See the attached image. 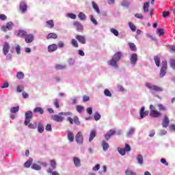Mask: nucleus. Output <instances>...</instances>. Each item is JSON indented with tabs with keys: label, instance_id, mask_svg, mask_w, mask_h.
Segmentation results:
<instances>
[{
	"label": "nucleus",
	"instance_id": "nucleus-1",
	"mask_svg": "<svg viewBox=\"0 0 175 175\" xmlns=\"http://www.w3.org/2000/svg\"><path fill=\"white\" fill-rule=\"evenodd\" d=\"M77 40L79 43H81V44H85V43H87L85 36L77 34L75 36V39L73 38L71 40V44L75 49L79 48V42H77Z\"/></svg>",
	"mask_w": 175,
	"mask_h": 175
},
{
	"label": "nucleus",
	"instance_id": "nucleus-2",
	"mask_svg": "<svg viewBox=\"0 0 175 175\" xmlns=\"http://www.w3.org/2000/svg\"><path fill=\"white\" fill-rule=\"evenodd\" d=\"M149 109L150 110L149 116L152 118H159V117H162V113L157 110V108L153 105H150Z\"/></svg>",
	"mask_w": 175,
	"mask_h": 175
},
{
	"label": "nucleus",
	"instance_id": "nucleus-3",
	"mask_svg": "<svg viewBox=\"0 0 175 175\" xmlns=\"http://www.w3.org/2000/svg\"><path fill=\"white\" fill-rule=\"evenodd\" d=\"M145 85L146 88L152 90V91H154V92H162V91H163V89L161 87L154 85L151 83H146Z\"/></svg>",
	"mask_w": 175,
	"mask_h": 175
},
{
	"label": "nucleus",
	"instance_id": "nucleus-4",
	"mask_svg": "<svg viewBox=\"0 0 175 175\" xmlns=\"http://www.w3.org/2000/svg\"><path fill=\"white\" fill-rule=\"evenodd\" d=\"M68 113L65 112H60L57 115L52 116L51 118L56 122H62L64 121V116H66Z\"/></svg>",
	"mask_w": 175,
	"mask_h": 175
},
{
	"label": "nucleus",
	"instance_id": "nucleus-5",
	"mask_svg": "<svg viewBox=\"0 0 175 175\" xmlns=\"http://www.w3.org/2000/svg\"><path fill=\"white\" fill-rule=\"evenodd\" d=\"M167 70V61L164 60L162 62V67L160 70V77L162 79L166 75Z\"/></svg>",
	"mask_w": 175,
	"mask_h": 175
},
{
	"label": "nucleus",
	"instance_id": "nucleus-6",
	"mask_svg": "<svg viewBox=\"0 0 175 175\" xmlns=\"http://www.w3.org/2000/svg\"><path fill=\"white\" fill-rule=\"evenodd\" d=\"M25 125H28L31 122V118L33 117V113H32V111H27L25 114Z\"/></svg>",
	"mask_w": 175,
	"mask_h": 175
},
{
	"label": "nucleus",
	"instance_id": "nucleus-7",
	"mask_svg": "<svg viewBox=\"0 0 175 175\" xmlns=\"http://www.w3.org/2000/svg\"><path fill=\"white\" fill-rule=\"evenodd\" d=\"M75 140L78 144H83L84 137H83V133H81V131L78 132V133L76 135Z\"/></svg>",
	"mask_w": 175,
	"mask_h": 175
},
{
	"label": "nucleus",
	"instance_id": "nucleus-8",
	"mask_svg": "<svg viewBox=\"0 0 175 175\" xmlns=\"http://www.w3.org/2000/svg\"><path fill=\"white\" fill-rule=\"evenodd\" d=\"M144 110H146V108L144 107H142L139 111V120H142L144 118V117H147V116H148V111H144Z\"/></svg>",
	"mask_w": 175,
	"mask_h": 175
},
{
	"label": "nucleus",
	"instance_id": "nucleus-9",
	"mask_svg": "<svg viewBox=\"0 0 175 175\" xmlns=\"http://www.w3.org/2000/svg\"><path fill=\"white\" fill-rule=\"evenodd\" d=\"M58 50V46L56 44H51L48 46L49 53H54Z\"/></svg>",
	"mask_w": 175,
	"mask_h": 175
},
{
	"label": "nucleus",
	"instance_id": "nucleus-10",
	"mask_svg": "<svg viewBox=\"0 0 175 175\" xmlns=\"http://www.w3.org/2000/svg\"><path fill=\"white\" fill-rule=\"evenodd\" d=\"M130 62H131V65H136V63L137 62V54L133 53L131 55Z\"/></svg>",
	"mask_w": 175,
	"mask_h": 175
},
{
	"label": "nucleus",
	"instance_id": "nucleus-11",
	"mask_svg": "<svg viewBox=\"0 0 175 175\" xmlns=\"http://www.w3.org/2000/svg\"><path fill=\"white\" fill-rule=\"evenodd\" d=\"M74 26L76 27L77 32H83L84 27H83V25H81L80 22L79 21L75 22Z\"/></svg>",
	"mask_w": 175,
	"mask_h": 175
},
{
	"label": "nucleus",
	"instance_id": "nucleus-12",
	"mask_svg": "<svg viewBox=\"0 0 175 175\" xmlns=\"http://www.w3.org/2000/svg\"><path fill=\"white\" fill-rule=\"evenodd\" d=\"M19 8L20 10L21 11V13H25V12H27L28 6L27 5V3H25V2L21 1L20 3Z\"/></svg>",
	"mask_w": 175,
	"mask_h": 175
},
{
	"label": "nucleus",
	"instance_id": "nucleus-13",
	"mask_svg": "<svg viewBox=\"0 0 175 175\" xmlns=\"http://www.w3.org/2000/svg\"><path fill=\"white\" fill-rule=\"evenodd\" d=\"M34 37L33 34L27 33L25 36V41L26 43H32L33 42Z\"/></svg>",
	"mask_w": 175,
	"mask_h": 175
},
{
	"label": "nucleus",
	"instance_id": "nucleus-14",
	"mask_svg": "<svg viewBox=\"0 0 175 175\" xmlns=\"http://www.w3.org/2000/svg\"><path fill=\"white\" fill-rule=\"evenodd\" d=\"M169 124H170V120H169V117L165 116L162 122L163 127L167 128L169 126Z\"/></svg>",
	"mask_w": 175,
	"mask_h": 175
},
{
	"label": "nucleus",
	"instance_id": "nucleus-15",
	"mask_svg": "<svg viewBox=\"0 0 175 175\" xmlns=\"http://www.w3.org/2000/svg\"><path fill=\"white\" fill-rule=\"evenodd\" d=\"M10 49V45L8 42H5L4 45L3 46V51L4 55H7L8 53H9V50Z\"/></svg>",
	"mask_w": 175,
	"mask_h": 175
},
{
	"label": "nucleus",
	"instance_id": "nucleus-16",
	"mask_svg": "<svg viewBox=\"0 0 175 175\" xmlns=\"http://www.w3.org/2000/svg\"><path fill=\"white\" fill-rule=\"evenodd\" d=\"M74 165L76 167H80L81 166V161L79 157H73Z\"/></svg>",
	"mask_w": 175,
	"mask_h": 175
},
{
	"label": "nucleus",
	"instance_id": "nucleus-17",
	"mask_svg": "<svg viewBox=\"0 0 175 175\" xmlns=\"http://www.w3.org/2000/svg\"><path fill=\"white\" fill-rule=\"evenodd\" d=\"M122 57V53L117 52L116 53H115L113 55L112 58L118 62V61H120V59H121Z\"/></svg>",
	"mask_w": 175,
	"mask_h": 175
},
{
	"label": "nucleus",
	"instance_id": "nucleus-18",
	"mask_svg": "<svg viewBox=\"0 0 175 175\" xmlns=\"http://www.w3.org/2000/svg\"><path fill=\"white\" fill-rule=\"evenodd\" d=\"M16 36H18V38H25V36H27V31H25V30H19L16 34Z\"/></svg>",
	"mask_w": 175,
	"mask_h": 175
},
{
	"label": "nucleus",
	"instance_id": "nucleus-19",
	"mask_svg": "<svg viewBox=\"0 0 175 175\" xmlns=\"http://www.w3.org/2000/svg\"><path fill=\"white\" fill-rule=\"evenodd\" d=\"M96 137V131L95 130H92L90 132L89 142L91 143L94 140V138Z\"/></svg>",
	"mask_w": 175,
	"mask_h": 175
},
{
	"label": "nucleus",
	"instance_id": "nucleus-20",
	"mask_svg": "<svg viewBox=\"0 0 175 175\" xmlns=\"http://www.w3.org/2000/svg\"><path fill=\"white\" fill-rule=\"evenodd\" d=\"M57 38H58V35L55 33H49L46 36L48 40L50 39H57Z\"/></svg>",
	"mask_w": 175,
	"mask_h": 175
},
{
	"label": "nucleus",
	"instance_id": "nucleus-21",
	"mask_svg": "<svg viewBox=\"0 0 175 175\" xmlns=\"http://www.w3.org/2000/svg\"><path fill=\"white\" fill-rule=\"evenodd\" d=\"M67 136L69 142H74L75 140V136L73 135V133L71 131H68Z\"/></svg>",
	"mask_w": 175,
	"mask_h": 175
},
{
	"label": "nucleus",
	"instance_id": "nucleus-22",
	"mask_svg": "<svg viewBox=\"0 0 175 175\" xmlns=\"http://www.w3.org/2000/svg\"><path fill=\"white\" fill-rule=\"evenodd\" d=\"M117 60H115L113 57L111 60L108 62V64L111 66H116V68H118V66L117 65Z\"/></svg>",
	"mask_w": 175,
	"mask_h": 175
},
{
	"label": "nucleus",
	"instance_id": "nucleus-23",
	"mask_svg": "<svg viewBox=\"0 0 175 175\" xmlns=\"http://www.w3.org/2000/svg\"><path fill=\"white\" fill-rule=\"evenodd\" d=\"M44 131V126H43V124L39 122L38 126V133H43Z\"/></svg>",
	"mask_w": 175,
	"mask_h": 175
},
{
	"label": "nucleus",
	"instance_id": "nucleus-24",
	"mask_svg": "<svg viewBox=\"0 0 175 175\" xmlns=\"http://www.w3.org/2000/svg\"><path fill=\"white\" fill-rule=\"evenodd\" d=\"M154 61L157 68H159V66L161 65V58L159 56H154Z\"/></svg>",
	"mask_w": 175,
	"mask_h": 175
},
{
	"label": "nucleus",
	"instance_id": "nucleus-25",
	"mask_svg": "<svg viewBox=\"0 0 175 175\" xmlns=\"http://www.w3.org/2000/svg\"><path fill=\"white\" fill-rule=\"evenodd\" d=\"M55 68L56 70H62L66 68V66L62 64H56Z\"/></svg>",
	"mask_w": 175,
	"mask_h": 175
},
{
	"label": "nucleus",
	"instance_id": "nucleus-26",
	"mask_svg": "<svg viewBox=\"0 0 175 175\" xmlns=\"http://www.w3.org/2000/svg\"><path fill=\"white\" fill-rule=\"evenodd\" d=\"M19 110H20L19 106L13 107H11V109H10V113H12V114H14V113H17Z\"/></svg>",
	"mask_w": 175,
	"mask_h": 175
},
{
	"label": "nucleus",
	"instance_id": "nucleus-27",
	"mask_svg": "<svg viewBox=\"0 0 175 175\" xmlns=\"http://www.w3.org/2000/svg\"><path fill=\"white\" fill-rule=\"evenodd\" d=\"M33 112L39 113L40 114H43L44 113V110H43L42 107H36L33 109Z\"/></svg>",
	"mask_w": 175,
	"mask_h": 175
},
{
	"label": "nucleus",
	"instance_id": "nucleus-28",
	"mask_svg": "<svg viewBox=\"0 0 175 175\" xmlns=\"http://www.w3.org/2000/svg\"><path fill=\"white\" fill-rule=\"evenodd\" d=\"M92 4L94 10H96V13L99 14V13H100V10H99V7L98 6V4H96V3L94 1H92Z\"/></svg>",
	"mask_w": 175,
	"mask_h": 175
},
{
	"label": "nucleus",
	"instance_id": "nucleus-29",
	"mask_svg": "<svg viewBox=\"0 0 175 175\" xmlns=\"http://www.w3.org/2000/svg\"><path fill=\"white\" fill-rule=\"evenodd\" d=\"M129 46L131 51H136V50H137V48L136 47V45L134 43L129 42Z\"/></svg>",
	"mask_w": 175,
	"mask_h": 175
},
{
	"label": "nucleus",
	"instance_id": "nucleus-30",
	"mask_svg": "<svg viewBox=\"0 0 175 175\" xmlns=\"http://www.w3.org/2000/svg\"><path fill=\"white\" fill-rule=\"evenodd\" d=\"M129 27L131 29L132 32H136V26L132 23V22L129 23Z\"/></svg>",
	"mask_w": 175,
	"mask_h": 175
},
{
	"label": "nucleus",
	"instance_id": "nucleus-31",
	"mask_svg": "<svg viewBox=\"0 0 175 175\" xmlns=\"http://www.w3.org/2000/svg\"><path fill=\"white\" fill-rule=\"evenodd\" d=\"M136 159L139 165L143 164V156L142 154H138Z\"/></svg>",
	"mask_w": 175,
	"mask_h": 175
},
{
	"label": "nucleus",
	"instance_id": "nucleus-32",
	"mask_svg": "<svg viewBox=\"0 0 175 175\" xmlns=\"http://www.w3.org/2000/svg\"><path fill=\"white\" fill-rule=\"evenodd\" d=\"M102 144L104 151H107L109 149V144L106 142V141H103Z\"/></svg>",
	"mask_w": 175,
	"mask_h": 175
},
{
	"label": "nucleus",
	"instance_id": "nucleus-33",
	"mask_svg": "<svg viewBox=\"0 0 175 175\" xmlns=\"http://www.w3.org/2000/svg\"><path fill=\"white\" fill-rule=\"evenodd\" d=\"M149 8H150V3H148V2L144 3V12L145 13H148Z\"/></svg>",
	"mask_w": 175,
	"mask_h": 175
},
{
	"label": "nucleus",
	"instance_id": "nucleus-34",
	"mask_svg": "<svg viewBox=\"0 0 175 175\" xmlns=\"http://www.w3.org/2000/svg\"><path fill=\"white\" fill-rule=\"evenodd\" d=\"M78 17L82 21H84L85 18H87V16H85V14L83 12H80L78 15Z\"/></svg>",
	"mask_w": 175,
	"mask_h": 175
},
{
	"label": "nucleus",
	"instance_id": "nucleus-35",
	"mask_svg": "<svg viewBox=\"0 0 175 175\" xmlns=\"http://www.w3.org/2000/svg\"><path fill=\"white\" fill-rule=\"evenodd\" d=\"M168 62L170 67L172 68L173 69H175V59H170Z\"/></svg>",
	"mask_w": 175,
	"mask_h": 175
},
{
	"label": "nucleus",
	"instance_id": "nucleus-36",
	"mask_svg": "<svg viewBox=\"0 0 175 175\" xmlns=\"http://www.w3.org/2000/svg\"><path fill=\"white\" fill-rule=\"evenodd\" d=\"M31 169H33V170H40V169H42V167L36 163H33L31 165Z\"/></svg>",
	"mask_w": 175,
	"mask_h": 175
},
{
	"label": "nucleus",
	"instance_id": "nucleus-37",
	"mask_svg": "<svg viewBox=\"0 0 175 175\" xmlns=\"http://www.w3.org/2000/svg\"><path fill=\"white\" fill-rule=\"evenodd\" d=\"M32 162H33V160L32 159H29L28 161H27L25 164H24V166L25 167H29L31 166V165H32Z\"/></svg>",
	"mask_w": 175,
	"mask_h": 175
},
{
	"label": "nucleus",
	"instance_id": "nucleus-38",
	"mask_svg": "<svg viewBox=\"0 0 175 175\" xmlns=\"http://www.w3.org/2000/svg\"><path fill=\"white\" fill-rule=\"evenodd\" d=\"M76 109H77V111H78V113H83V111H84V107H83L81 105H77Z\"/></svg>",
	"mask_w": 175,
	"mask_h": 175
},
{
	"label": "nucleus",
	"instance_id": "nucleus-39",
	"mask_svg": "<svg viewBox=\"0 0 175 175\" xmlns=\"http://www.w3.org/2000/svg\"><path fill=\"white\" fill-rule=\"evenodd\" d=\"M158 108L159 111H166L167 110L166 107L163 106V105L161 104L158 105Z\"/></svg>",
	"mask_w": 175,
	"mask_h": 175
},
{
	"label": "nucleus",
	"instance_id": "nucleus-40",
	"mask_svg": "<svg viewBox=\"0 0 175 175\" xmlns=\"http://www.w3.org/2000/svg\"><path fill=\"white\" fill-rule=\"evenodd\" d=\"M157 35L163 36V35H165V30L163 29H157Z\"/></svg>",
	"mask_w": 175,
	"mask_h": 175
},
{
	"label": "nucleus",
	"instance_id": "nucleus-41",
	"mask_svg": "<svg viewBox=\"0 0 175 175\" xmlns=\"http://www.w3.org/2000/svg\"><path fill=\"white\" fill-rule=\"evenodd\" d=\"M14 25L13 24V23L8 22V23H7L5 27H7V29H8L9 31H11V29H12Z\"/></svg>",
	"mask_w": 175,
	"mask_h": 175
},
{
	"label": "nucleus",
	"instance_id": "nucleus-42",
	"mask_svg": "<svg viewBox=\"0 0 175 175\" xmlns=\"http://www.w3.org/2000/svg\"><path fill=\"white\" fill-rule=\"evenodd\" d=\"M24 72H18L17 74H16V77L17 79H24Z\"/></svg>",
	"mask_w": 175,
	"mask_h": 175
},
{
	"label": "nucleus",
	"instance_id": "nucleus-43",
	"mask_svg": "<svg viewBox=\"0 0 175 175\" xmlns=\"http://www.w3.org/2000/svg\"><path fill=\"white\" fill-rule=\"evenodd\" d=\"M50 166H51L52 169H55L57 166V162H55V160H51Z\"/></svg>",
	"mask_w": 175,
	"mask_h": 175
},
{
	"label": "nucleus",
	"instance_id": "nucleus-44",
	"mask_svg": "<svg viewBox=\"0 0 175 175\" xmlns=\"http://www.w3.org/2000/svg\"><path fill=\"white\" fill-rule=\"evenodd\" d=\"M46 23L49 25L50 28H54V21L53 20L47 21Z\"/></svg>",
	"mask_w": 175,
	"mask_h": 175
},
{
	"label": "nucleus",
	"instance_id": "nucleus-45",
	"mask_svg": "<svg viewBox=\"0 0 175 175\" xmlns=\"http://www.w3.org/2000/svg\"><path fill=\"white\" fill-rule=\"evenodd\" d=\"M111 32L113 33L115 36H118L120 35V33H118V31L114 28L111 29Z\"/></svg>",
	"mask_w": 175,
	"mask_h": 175
},
{
	"label": "nucleus",
	"instance_id": "nucleus-46",
	"mask_svg": "<svg viewBox=\"0 0 175 175\" xmlns=\"http://www.w3.org/2000/svg\"><path fill=\"white\" fill-rule=\"evenodd\" d=\"M27 125L29 128H30V129H36V126H37L36 123H33V124L29 123Z\"/></svg>",
	"mask_w": 175,
	"mask_h": 175
},
{
	"label": "nucleus",
	"instance_id": "nucleus-47",
	"mask_svg": "<svg viewBox=\"0 0 175 175\" xmlns=\"http://www.w3.org/2000/svg\"><path fill=\"white\" fill-rule=\"evenodd\" d=\"M94 118L95 121H98V120H100V114H99V113L96 112L94 116Z\"/></svg>",
	"mask_w": 175,
	"mask_h": 175
},
{
	"label": "nucleus",
	"instance_id": "nucleus-48",
	"mask_svg": "<svg viewBox=\"0 0 175 175\" xmlns=\"http://www.w3.org/2000/svg\"><path fill=\"white\" fill-rule=\"evenodd\" d=\"M90 17L92 23L94 24V25H98V21H96V19L94 18V16L90 15Z\"/></svg>",
	"mask_w": 175,
	"mask_h": 175
},
{
	"label": "nucleus",
	"instance_id": "nucleus-49",
	"mask_svg": "<svg viewBox=\"0 0 175 175\" xmlns=\"http://www.w3.org/2000/svg\"><path fill=\"white\" fill-rule=\"evenodd\" d=\"M118 151L120 154V155H125V152H126L125 149L119 148L118 149Z\"/></svg>",
	"mask_w": 175,
	"mask_h": 175
},
{
	"label": "nucleus",
	"instance_id": "nucleus-50",
	"mask_svg": "<svg viewBox=\"0 0 175 175\" xmlns=\"http://www.w3.org/2000/svg\"><path fill=\"white\" fill-rule=\"evenodd\" d=\"M57 47H59V49H62L65 47V43H64V42L62 41H59L57 44Z\"/></svg>",
	"mask_w": 175,
	"mask_h": 175
},
{
	"label": "nucleus",
	"instance_id": "nucleus-51",
	"mask_svg": "<svg viewBox=\"0 0 175 175\" xmlns=\"http://www.w3.org/2000/svg\"><path fill=\"white\" fill-rule=\"evenodd\" d=\"M125 173L126 175H136V173L130 170H126Z\"/></svg>",
	"mask_w": 175,
	"mask_h": 175
},
{
	"label": "nucleus",
	"instance_id": "nucleus-52",
	"mask_svg": "<svg viewBox=\"0 0 175 175\" xmlns=\"http://www.w3.org/2000/svg\"><path fill=\"white\" fill-rule=\"evenodd\" d=\"M73 120H74V122L76 124V125H80V120H79V117L75 116Z\"/></svg>",
	"mask_w": 175,
	"mask_h": 175
},
{
	"label": "nucleus",
	"instance_id": "nucleus-53",
	"mask_svg": "<svg viewBox=\"0 0 175 175\" xmlns=\"http://www.w3.org/2000/svg\"><path fill=\"white\" fill-rule=\"evenodd\" d=\"M53 105L54 106H55V107L57 109H59V102L58 101V99H55L53 102Z\"/></svg>",
	"mask_w": 175,
	"mask_h": 175
},
{
	"label": "nucleus",
	"instance_id": "nucleus-54",
	"mask_svg": "<svg viewBox=\"0 0 175 175\" xmlns=\"http://www.w3.org/2000/svg\"><path fill=\"white\" fill-rule=\"evenodd\" d=\"M104 94L106 96H109V97L111 96V92H110V90L107 89L105 90Z\"/></svg>",
	"mask_w": 175,
	"mask_h": 175
},
{
	"label": "nucleus",
	"instance_id": "nucleus-55",
	"mask_svg": "<svg viewBox=\"0 0 175 175\" xmlns=\"http://www.w3.org/2000/svg\"><path fill=\"white\" fill-rule=\"evenodd\" d=\"M46 131H49V132H51V131H53V129L51 128V124H48L46 127H45Z\"/></svg>",
	"mask_w": 175,
	"mask_h": 175
},
{
	"label": "nucleus",
	"instance_id": "nucleus-56",
	"mask_svg": "<svg viewBox=\"0 0 175 175\" xmlns=\"http://www.w3.org/2000/svg\"><path fill=\"white\" fill-rule=\"evenodd\" d=\"M133 133H135V129H129L127 135L131 136V135H133Z\"/></svg>",
	"mask_w": 175,
	"mask_h": 175
},
{
	"label": "nucleus",
	"instance_id": "nucleus-57",
	"mask_svg": "<svg viewBox=\"0 0 175 175\" xmlns=\"http://www.w3.org/2000/svg\"><path fill=\"white\" fill-rule=\"evenodd\" d=\"M8 18V17L6 16V15L1 14H0V20H2V21H6Z\"/></svg>",
	"mask_w": 175,
	"mask_h": 175
},
{
	"label": "nucleus",
	"instance_id": "nucleus-58",
	"mask_svg": "<svg viewBox=\"0 0 175 175\" xmlns=\"http://www.w3.org/2000/svg\"><path fill=\"white\" fill-rule=\"evenodd\" d=\"M124 150L126 151V152H129V151H131V146H129L128 144H126Z\"/></svg>",
	"mask_w": 175,
	"mask_h": 175
},
{
	"label": "nucleus",
	"instance_id": "nucleus-59",
	"mask_svg": "<svg viewBox=\"0 0 175 175\" xmlns=\"http://www.w3.org/2000/svg\"><path fill=\"white\" fill-rule=\"evenodd\" d=\"M169 14H170V12L169 11H164L163 12V17L164 18H166V17H167L169 16Z\"/></svg>",
	"mask_w": 175,
	"mask_h": 175
},
{
	"label": "nucleus",
	"instance_id": "nucleus-60",
	"mask_svg": "<svg viewBox=\"0 0 175 175\" xmlns=\"http://www.w3.org/2000/svg\"><path fill=\"white\" fill-rule=\"evenodd\" d=\"M68 17H70V18H72V20H76V14H73V13H70L68 14Z\"/></svg>",
	"mask_w": 175,
	"mask_h": 175
},
{
	"label": "nucleus",
	"instance_id": "nucleus-61",
	"mask_svg": "<svg viewBox=\"0 0 175 175\" xmlns=\"http://www.w3.org/2000/svg\"><path fill=\"white\" fill-rule=\"evenodd\" d=\"M100 168V165L99 164L96 165L95 167H93L94 172H98L99 169Z\"/></svg>",
	"mask_w": 175,
	"mask_h": 175
},
{
	"label": "nucleus",
	"instance_id": "nucleus-62",
	"mask_svg": "<svg viewBox=\"0 0 175 175\" xmlns=\"http://www.w3.org/2000/svg\"><path fill=\"white\" fill-rule=\"evenodd\" d=\"M135 16L137 18H140V19L144 18L143 14H135Z\"/></svg>",
	"mask_w": 175,
	"mask_h": 175
},
{
	"label": "nucleus",
	"instance_id": "nucleus-63",
	"mask_svg": "<svg viewBox=\"0 0 175 175\" xmlns=\"http://www.w3.org/2000/svg\"><path fill=\"white\" fill-rule=\"evenodd\" d=\"M83 102H88V100H90V96H83Z\"/></svg>",
	"mask_w": 175,
	"mask_h": 175
},
{
	"label": "nucleus",
	"instance_id": "nucleus-64",
	"mask_svg": "<svg viewBox=\"0 0 175 175\" xmlns=\"http://www.w3.org/2000/svg\"><path fill=\"white\" fill-rule=\"evenodd\" d=\"M170 131H175V124H171L170 126Z\"/></svg>",
	"mask_w": 175,
	"mask_h": 175
}]
</instances>
